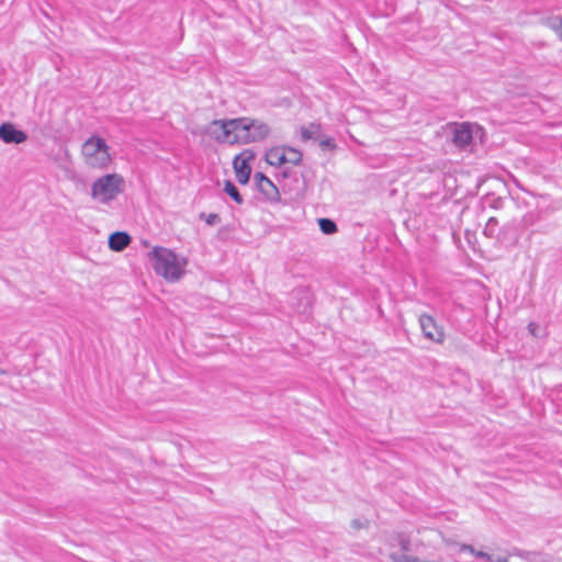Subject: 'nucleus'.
Listing matches in <instances>:
<instances>
[{
  "instance_id": "f257e3e1",
  "label": "nucleus",
  "mask_w": 562,
  "mask_h": 562,
  "mask_svg": "<svg viewBox=\"0 0 562 562\" xmlns=\"http://www.w3.org/2000/svg\"><path fill=\"white\" fill-rule=\"evenodd\" d=\"M269 126L259 120L239 117L214 120L207 126V134L218 143L248 144L260 142L269 135Z\"/></svg>"
},
{
  "instance_id": "f03ea898",
  "label": "nucleus",
  "mask_w": 562,
  "mask_h": 562,
  "mask_svg": "<svg viewBox=\"0 0 562 562\" xmlns=\"http://www.w3.org/2000/svg\"><path fill=\"white\" fill-rule=\"evenodd\" d=\"M148 256L155 272L165 280L177 282L184 274L186 267L188 266L186 257L158 246L154 247Z\"/></svg>"
},
{
  "instance_id": "7ed1b4c3",
  "label": "nucleus",
  "mask_w": 562,
  "mask_h": 562,
  "mask_svg": "<svg viewBox=\"0 0 562 562\" xmlns=\"http://www.w3.org/2000/svg\"><path fill=\"white\" fill-rule=\"evenodd\" d=\"M125 190V180L119 173H108L95 179L91 186V198L95 202L109 205Z\"/></svg>"
},
{
  "instance_id": "20e7f679",
  "label": "nucleus",
  "mask_w": 562,
  "mask_h": 562,
  "mask_svg": "<svg viewBox=\"0 0 562 562\" xmlns=\"http://www.w3.org/2000/svg\"><path fill=\"white\" fill-rule=\"evenodd\" d=\"M81 154L85 164L91 168L104 169L108 168L112 161L109 146L105 140L99 136L88 138L82 145Z\"/></svg>"
},
{
  "instance_id": "39448f33",
  "label": "nucleus",
  "mask_w": 562,
  "mask_h": 562,
  "mask_svg": "<svg viewBox=\"0 0 562 562\" xmlns=\"http://www.w3.org/2000/svg\"><path fill=\"white\" fill-rule=\"evenodd\" d=\"M255 159V153L251 149H245L233 160L236 179L239 183L246 184L251 175L250 162Z\"/></svg>"
},
{
  "instance_id": "423d86ee",
  "label": "nucleus",
  "mask_w": 562,
  "mask_h": 562,
  "mask_svg": "<svg viewBox=\"0 0 562 562\" xmlns=\"http://www.w3.org/2000/svg\"><path fill=\"white\" fill-rule=\"evenodd\" d=\"M419 325L425 338L437 342L442 344L445 340V333L441 326H439L432 316L428 314H422L419 316Z\"/></svg>"
},
{
  "instance_id": "0eeeda50",
  "label": "nucleus",
  "mask_w": 562,
  "mask_h": 562,
  "mask_svg": "<svg viewBox=\"0 0 562 562\" xmlns=\"http://www.w3.org/2000/svg\"><path fill=\"white\" fill-rule=\"evenodd\" d=\"M0 139L5 144L19 145L27 139V135L12 123L5 122L0 125Z\"/></svg>"
},
{
  "instance_id": "6e6552de",
  "label": "nucleus",
  "mask_w": 562,
  "mask_h": 562,
  "mask_svg": "<svg viewBox=\"0 0 562 562\" xmlns=\"http://www.w3.org/2000/svg\"><path fill=\"white\" fill-rule=\"evenodd\" d=\"M255 181L259 189V191L269 200L272 202H276L280 198L279 190L277 186L263 173L257 172L255 175Z\"/></svg>"
},
{
  "instance_id": "1a4fd4ad",
  "label": "nucleus",
  "mask_w": 562,
  "mask_h": 562,
  "mask_svg": "<svg viewBox=\"0 0 562 562\" xmlns=\"http://www.w3.org/2000/svg\"><path fill=\"white\" fill-rule=\"evenodd\" d=\"M472 140V126L469 123L457 124L453 128L452 142L458 147H464Z\"/></svg>"
},
{
  "instance_id": "9d476101",
  "label": "nucleus",
  "mask_w": 562,
  "mask_h": 562,
  "mask_svg": "<svg viewBox=\"0 0 562 562\" xmlns=\"http://www.w3.org/2000/svg\"><path fill=\"white\" fill-rule=\"evenodd\" d=\"M131 243V237L125 232H115L109 237V247L114 251L124 250Z\"/></svg>"
},
{
  "instance_id": "9b49d317",
  "label": "nucleus",
  "mask_w": 562,
  "mask_h": 562,
  "mask_svg": "<svg viewBox=\"0 0 562 562\" xmlns=\"http://www.w3.org/2000/svg\"><path fill=\"white\" fill-rule=\"evenodd\" d=\"M266 161L274 167H281L286 164L285 159V147H272L270 148L265 156Z\"/></svg>"
},
{
  "instance_id": "f8f14e48",
  "label": "nucleus",
  "mask_w": 562,
  "mask_h": 562,
  "mask_svg": "<svg viewBox=\"0 0 562 562\" xmlns=\"http://www.w3.org/2000/svg\"><path fill=\"white\" fill-rule=\"evenodd\" d=\"M224 192L227 193L237 204H241L244 202L237 187L229 180H226L224 183Z\"/></svg>"
},
{
  "instance_id": "ddd939ff",
  "label": "nucleus",
  "mask_w": 562,
  "mask_h": 562,
  "mask_svg": "<svg viewBox=\"0 0 562 562\" xmlns=\"http://www.w3.org/2000/svg\"><path fill=\"white\" fill-rule=\"evenodd\" d=\"M286 164L299 165L302 160V153L292 147H285Z\"/></svg>"
},
{
  "instance_id": "4468645a",
  "label": "nucleus",
  "mask_w": 562,
  "mask_h": 562,
  "mask_svg": "<svg viewBox=\"0 0 562 562\" xmlns=\"http://www.w3.org/2000/svg\"><path fill=\"white\" fill-rule=\"evenodd\" d=\"M318 225L321 231L326 235H331L337 232V225L330 218H319Z\"/></svg>"
},
{
  "instance_id": "2eb2a0df",
  "label": "nucleus",
  "mask_w": 562,
  "mask_h": 562,
  "mask_svg": "<svg viewBox=\"0 0 562 562\" xmlns=\"http://www.w3.org/2000/svg\"><path fill=\"white\" fill-rule=\"evenodd\" d=\"M460 550L461 551H468L470 552L471 554H473L474 557L476 558H480V559H483L485 562H494L493 561V557L483 552V551H477L475 550L472 546L470 544H461L460 546Z\"/></svg>"
},
{
  "instance_id": "dca6fc26",
  "label": "nucleus",
  "mask_w": 562,
  "mask_h": 562,
  "mask_svg": "<svg viewBox=\"0 0 562 562\" xmlns=\"http://www.w3.org/2000/svg\"><path fill=\"white\" fill-rule=\"evenodd\" d=\"M319 133V125L310 124L308 126H303L301 128V135L303 139L315 138Z\"/></svg>"
},
{
  "instance_id": "f3484780",
  "label": "nucleus",
  "mask_w": 562,
  "mask_h": 562,
  "mask_svg": "<svg viewBox=\"0 0 562 562\" xmlns=\"http://www.w3.org/2000/svg\"><path fill=\"white\" fill-rule=\"evenodd\" d=\"M548 25L562 40V16H552L548 20Z\"/></svg>"
},
{
  "instance_id": "a211bd4d",
  "label": "nucleus",
  "mask_w": 562,
  "mask_h": 562,
  "mask_svg": "<svg viewBox=\"0 0 562 562\" xmlns=\"http://www.w3.org/2000/svg\"><path fill=\"white\" fill-rule=\"evenodd\" d=\"M497 226L498 221L495 217H490L483 229L484 235L487 237H494Z\"/></svg>"
},
{
  "instance_id": "6ab92c4d",
  "label": "nucleus",
  "mask_w": 562,
  "mask_h": 562,
  "mask_svg": "<svg viewBox=\"0 0 562 562\" xmlns=\"http://www.w3.org/2000/svg\"><path fill=\"white\" fill-rule=\"evenodd\" d=\"M201 217L205 218V222L207 225H215V224L220 223V216L215 213H211L207 215L202 214Z\"/></svg>"
},
{
  "instance_id": "aec40b11",
  "label": "nucleus",
  "mask_w": 562,
  "mask_h": 562,
  "mask_svg": "<svg viewBox=\"0 0 562 562\" xmlns=\"http://www.w3.org/2000/svg\"><path fill=\"white\" fill-rule=\"evenodd\" d=\"M537 328H538V326L535 323H530L528 325V329L532 336H537V333H536Z\"/></svg>"
},
{
  "instance_id": "412c9836",
  "label": "nucleus",
  "mask_w": 562,
  "mask_h": 562,
  "mask_svg": "<svg viewBox=\"0 0 562 562\" xmlns=\"http://www.w3.org/2000/svg\"><path fill=\"white\" fill-rule=\"evenodd\" d=\"M493 561H494V562H508V559H507V558H505V557H503V558H502V557H498V558H496V559H494V558H493Z\"/></svg>"
}]
</instances>
